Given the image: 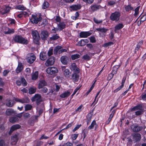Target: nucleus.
Instances as JSON below:
<instances>
[{
  "instance_id": "1",
  "label": "nucleus",
  "mask_w": 146,
  "mask_h": 146,
  "mask_svg": "<svg viewBox=\"0 0 146 146\" xmlns=\"http://www.w3.org/2000/svg\"><path fill=\"white\" fill-rule=\"evenodd\" d=\"M13 40L15 42L23 44H26L29 41L22 37L21 35H17L13 38Z\"/></svg>"
},
{
  "instance_id": "2",
  "label": "nucleus",
  "mask_w": 146,
  "mask_h": 146,
  "mask_svg": "<svg viewBox=\"0 0 146 146\" xmlns=\"http://www.w3.org/2000/svg\"><path fill=\"white\" fill-rule=\"evenodd\" d=\"M42 19V18L40 15H37L36 14L32 15V17L30 19L31 22L33 24H37Z\"/></svg>"
},
{
  "instance_id": "3",
  "label": "nucleus",
  "mask_w": 146,
  "mask_h": 146,
  "mask_svg": "<svg viewBox=\"0 0 146 146\" xmlns=\"http://www.w3.org/2000/svg\"><path fill=\"white\" fill-rule=\"evenodd\" d=\"M120 16V13L118 12H115L111 14L110 18L112 21H118L119 19Z\"/></svg>"
},
{
  "instance_id": "4",
  "label": "nucleus",
  "mask_w": 146,
  "mask_h": 146,
  "mask_svg": "<svg viewBox=\"0 0 146 146\" xmlns=\"http://www.w3.org/2000/svg\"><path fill=\"white\" fill-rule=\"evenodd\" d=\"M46 72L48 74L51 75L57 73L58 70L55 67H49L46 69Z\"/></svg>"
},
{
  "instance_id": "5",
  "label": "nucleus",
  "mask_w": 146,
  "mask_h": 146,
  "mask_svg": "<svg viewBox=\"0 0 146 146\" xmlns=\"http://www.w3.org/2000/svg\"><path fill=\"white\" fill-rule=\"evenodd\" d=\"M32 34L35 41H36V43L38 44V41L40 39L38 32L37 31H32Z\"/></svg>"
},
{
  "instance_id": "6",
  "label": "nucleus",
  "mask_w": 146,
  "mask_h": 146,
  "mask_svg": "<svg viewBox=\"0 0 146 146\" xmlns=\"http://www.w3.org/2000/svg\"><path fill=\"white\" fill-rule=\"evenodd\" d=\"M31 101L33 102L36 101L37 104L38 105L42 101L40 95L38 94H36L32 98Z\"/></svg>"
},
{
  "instance_id": "7",
  "label": "nucleus",
  "mask_w": 146,
  "mask_h": 146,
  "mask_svg": "<svg viewBox=\"0 0 146 146\" xmlns=\"http://www.w3.org/2000/svg\"><path fill=\"white\" fill-rule=\"evenodd\" d=\"M36 56L33 54H31L28 55L27 58V62L30 64H32L35 60Z\"/></svg>"
},
{
  "instance_id": "8",
  "label": "nucleus",
  "mask_w": 146,
  "mask_h": 146,
  "mask_svg": "<svg viewBox=\"0 0 146 146\" xmlns=\"http://www.w3.org/2000/svg\"><path fill=\"white\" fill-rule=\"evenodd\" d=\"M55 58L53 56H51L47 60L45 63V65L46 66L53 65L54 63Z\"/></svg>"
},
{
  "instance_id": "9",
  "label": "nucleus",
  "mask_w": 146,
  "mask_h": 146,
  "mask_svg": "<svg viewBox=\"0 0 146 146\" xmlns=\"http://www.w3.org/2000/svg\"><path fill=\"white\" fill-rule=\"evenodd\" d=\"M60 60L63 64L67 65L69 61V58L67 56H62L60 57Z\"/></svg>"
},
{
  "instance_id": "10",
  "label": "nucleus",
  "mask_w": 146,
  "mask_h": 146,
  "mask_svg": "<svg viewBox=\"0 0 146 146\" xmlns=\"http://www.w3.org/2000/svg\"><path fill=\"white\" fill-rule=\"evenodd\" d=\"M143 128L142 126H140L137 125H133L131 129L134 132H138L141 131Z\"/></svg>"
},
{
  "instance_id": "11",
  "label": "nucleus",
  "mask_w": 146,
  "mask_h": 146,
  "mask_svg": "<svg viewBox=\"0 0 146 146\" xmlns=\"http://www.w3.org/2000/svg\"><path fill=\"white\" fill-rule=\"evenodd\" d=\"M70 69L76 73H78L80 72L79 69L77 67L76 64L74 63L71 64Z\"/></svg>"
},
{
  "instance_id": "12",
  "label": "nucleus",
  "mask_w": 146,
  "mask_h": 146,
  "mask_svg": "<svg viewBox=\"0 0 146 146\" xmlns=\"http://www.w3.org/2000/svg\"><path fill=\"white\" fill-rule=\"evenodd\" d=\"M91 8L93 12L96 11L102 8L101 6L97 4H94L91 5Z\"/></svg>"
},
{
  "instance_id": "13",
  "label": "nucleus",
  "mask_w": 146,
  "mask_h": 146,
  "mask_svg": "<svg viewBox=\"0 0 146 146\" xmlns=\"http://www.w3.org/2000/svg\"><path fill=\"white\" fill-rule=\"evenodd\" d=\"M15 114V112L13 110L10 108L7 109L5 111V114L7 116L12 115Z\"/></svg>"
},
{
  "instance_id": "14",
  "label": "nucleus",
  "mask_w": 146,
  "mask_h": 146,
  "mask_svg": "<svg viewBox=\"0 0 146 146\" xmlns=\"http://www.w3.org/2000/svg\"><path fill=\"white\" fill-rule=\"evenodd\" d=\"M133 139L136 141H139L141 139V135L138 133H134L132 135Z\"/></svg>"
},
{
  "instance_id": "15",
  "label": "nucleus",
  "mask_w": 146,
  "mask_h": 146,
  "mask_svg": "<svg viewBox=\"0 0 146 146\" xmlns=\"http://www.w3.org/2000/svg\"><path fill=\"white\" fill-rule=\"evenodd\" d=\"M91 34V33L89 32H82L80 34V36L81 38H86Z\"/></svg>"
},
{
  "instance_id": "16",
  "label": "nucleus",
  "mask_w": 146,
  "mask_h": 146,
  "mask_svg": "<svg viewBox=\"0 0 146 146\" xmlns=\"http://www.w3.org/2000/svg\"><path fill=\"white\" fill-rule=\"evenodd\" d=\"M49 36L48 32L46 31H42L41 33V36L42 39H46Z\"/></svg>"
},
{
  "instance_id": "17",
  "label": "nucleus",
  "mask_w": 146,
  "mask_h": 146,
  "mask_svg": "<svg viewBox=\"0 0 146 146\" xmlns=\"http://www.w3.org/2000/svg\"><path fill=\"white\" fill-rule=\"evenodd\" d=\"M21 126L19 124L14 125L11 127L10 131L9 132V134H11L14 131L20 128Z\"/></svg>"
},
{
  "instance_id": "18",
  "label": "nucleus",
  "mask_w": 146,
  "mask_h": 146,
  "mask_svg": "<svg viewBox=\"0 0 146 146\" xmlns=\"http://www.w3.org/2000/svg\"><path fill=\"white\" fill-rule=\"evenodd\" d=\"M126 78L125 77H124L122 80V82H121V85L117 88L113 92L114 93H116L118 91L121 90V88H123V87L124 83L125 82Z\"/></svg>"
},
{
  "instance_id": "19",
  "label": "nucleus",
  "mask_w": 146,
  "mask_h": 146,
  "mask_svg": "<svg viewBox=\"0 0 146 146\" xmlns=\"http://www.w3.org/2000/svg\"><path fill=\"white\" fill-rule=\"evenodd\" d=\"M23 65L22 63L19 62L18 66L16 70V72L17 73L20 72L23 70Z\"/></svg>"
},
{
  "instance_id": "20",
  "label": "nucleus",
  "mask_w": 146,
  "mask_h": 146,
  "mask_svg": "<svg viewBox=\"0 0 146 146\" xmlns=\"http://www.w3.org/2000/svg\"><path fill=\"white\" fill-rule=\"evenodd\" d=\"M66 25L64 22L60 23L58 24V30L61 31L65 28Z\"/></svg>"
},
{
  "instance_id": "21",
  "label": "nucleus",
  "mask_w": 146,
  "mask_h": 146,
  "mask_svg": "<svg viewBox=\"0 0 146 146\" xmlns=\"http://www.w3.org/2000/svg\"><path fill=\"white\" fill-rule=\"evenodd\" d=\"M72 92L67 91L64 92L60 95V97L61 98H65L67 97L70 95Z\"/></svg>"
},
{
  "instance_id": "22",
  "label": "nucleus",
  "mask_w": 146,
  "mask_h": 146,
  "mask_svg": "<svg viewBox=\"0 0 146 146\" xmlns=\"http://www.w3.org/2000/svg\"><path fill=\"white\" fill-rule=\"evenodd\" d=\"M40 59L43 61L47 59V55L46 52H42L40 54Z\"/></svg>"
},
{
  "instance_id": "23",
  "label": "nucleus",
  "mask_w": 146,
  "mask_h": 146,
  "mask_svg": "<svg viewBox=\"0 0 146 146\" xmlns=\"http://www.w3.org/2000/svg\"><path fill=\"white\" fill-rule=\"evenodd\" d=\"M11 143L12 145H15L17 143L18 141L17 135H15L11 137Z\"/></svg>"
},
{
  "instance_id": "24",
  "label": "nucleus",
  "mask_w": 146,
  "mask_h": 146,
  "mask_svg": "<svg viewBox=\"0 0 146 146\" xmlns=\"http://www.w3.org/2000/svg\"><path fill=\"white\" fill-rule=\"evenodd\" d=\"M123 25L122 23H119L115 27V32L117 33V31L123 27Z\"/></svg>"
},
{
  "instance_id": "25",
  "label": "nucleus",
  "mask_w": 146,
  "mask_h": 146,
  "mask_svg": "<svg viewBox=\"0 0 146 146\" xmlns=\"http://www.w3.org/2000/svg\"><path fill=\"white\" fill-rule=\"evenodd\" d=\"M71 72H70L69 70L68 69H65L64 71V74L65 77L67 78L70 77L71 74Z\"/></svg>"
},
{
  "instance_id": "26",
  "label": "nucleus",
  "mask_w": 146,
  "mask_h": 146,
  "mask_svg": "<svg viewBox=\"0 0 146 146\" xmlns=\"http://www.w3.org/2000/svg\"><path fill=\"white\" fill-rule=\"evenodd\" d=\"M19 119L17 116L11 117L9 119L10 122L12 123H14L15 122L18 121Z\"/></svg>"
},
{
  "instance_id": "27",
  "label": "nucleus",
  "mask_w": 146,
  "mask_h": 146,
  "mask_svg": "<svg viewBox=\"0 0 146 146\" xmlns=\"http://www.w3.org/2000/svg\"><path fill=\"white\" fill-rule=\"evenodd\" d=\"M77 73L75 72L72 75V79L75 82L78 81L79 79V76L78 74Z\"/></svg>"
},
{
  "instance_id": "28",
  "label": "nucleus",
  "mask_w": 146,
  "mask_h": 146,
  "mask_svg": "<svg viewBox=\"0 0 146 146\" xmlns=\"http://www.w3.org/2000/svg\"><path fill=\"white\" fill-rule=\"evenodd\" d=\"M94 126H95V128L96 129L97 127L98 126L96 124L95 120L92 122L91 125L88 127V129H92L93 128Z\"/></svg>"
},
{
  "instance_id": "29",
  "label": "nucleus",
  "mask_w": 146,
  "mask_h": 146,
  "mask_svg": "<svg viewBox=\"0 0 146 146\" xmlns=\"http://www.w3.org/2000/svg\"><path fill=\"white\" fill-rule=\"evenodd\" d=\"M10 7H6L4 9L1 11V13L3 15L5 14L10 11Z\"/></svg>"
},
{
  "instance_id": "30",
  "label": "nucleus",
  "mask_w": 146,
  "mask_h": 146,
  "mask_svg": "<svg viewBox=\"0 0 146 146\" xmlns=\"http://www.w3.org/2000/svg\"><path fill=\"white\" fill-rule=\"evenodd\" d=\"M13 102L11 100H7L6 101V105L8 107H12L13 105Z\"/></svg>"
},
{
  "instance_id": "31",
  "label": "nucleus",
  "mask_w": 146,
  "mask_h": 146,
  "mask_svg": "<svg viewBox=\"0 0 146 146\" xmlns=\"http://www.w3.org/2000/svg\"><path fill=\"white\" fill-rule=\"evenodd\" d=\"M46 85V83L44 80L41 81L38 84V88L40 89L42 88V87Z\"/></svg>"
},
{
  "instance_id": "32",
  "label": "nucleus",
  "mask_w": 146,
  "mask_h": 146,
  "mask_svg": "<svg viewBox=\"0 0 146 146\" xmlns=\"http://www.w3.org/2000/svg\"><path fill=\"white\" fill-rule=\"evenodd\" d=\"M119 65H115L114 66L113 68L112 73L113 74H115L117 73L118 69L119 68Z\"/></svg>"
},
{
  "instance_id": "33",
  "label": "nucleus",
  "mask_w": 146,
  "mask_h": 146,
  "mask_svg": "<svg viewBox=\"0 0 146 146\" xmlns=\"http://www.w3.org/2000/svg\"><path fill=\"white\" fill-rule=\"evenodd\" d=\"M62 48V47L61 46H58L56 47L54 50V54L55 55H56L58 52H59V51L60 50V49H61Z\"/></svg>"
},
{
  "instance_id": "34",
  "label": "nucleus",
  "mask_w": 146,
  "mask_h": 146,
  "mask_svg": "<svg viewBox=\"0 0 146 146\" xmlns=\"http://www.w3.org/2000/svg\"><path fill=\"white\" fill-rule=\"evenodd\" d=\"M38 77V72L37 71L33 73L32 75V79L33 80H36Z\"/></svg>"
},
{
  "instance_id": "35",
  "label": "nucleus",
  "mask_w": 146,
  "mask_h": 146,
  "mask_svg": "<svg viewBox=\"0 0 146 146\" xmlns=\"http://www.w3.org/2000/svg\"><path fill=\"white\" fill-rule=\"evenodd\" d=\"M70 7L73 10L76 11L80 9L81 7L80 5H72Z\"/></svg>"
},
{
  "instance_id": "36",
  "label": "nucleus",
  "mask_w": 146,
  "mask_h": 146,
  "mask_svg": "<svg viewBox=\"0 0 146 146\" xmlns=\"http://www.w3.org/2000/svg\"><path fill=\"white\" fill-rule=\"evenodd\" d=\"M137 110H143L142 106L141 105H138L132 108V110L133 111Z\"/></svg>"
},
{
  "instance_id": "37",
  "label": "nucleus",
  "mask_w": 146,
  "mask_h": 146,
  "mask_svg": "<svg viewBox=\"0 0 146 146\" xmlns=\"http://www.w3.org/2000/svg\"><path fill=\"white\" fill-rule=\"evenodd\" d=\"M15 8L16 9L21 10H24L26 9V8L23 5H17L16 7Z\"/></svg>"
},
{
  "instance_id": "38",
  "label": "nucleus",
  "mask_w": 146,
  "mask_h": 146,
  "mask_svg": "<svg viewBox=\"0 0 146 146\" xmlns=\"http://www.w3.org/2000/svg\"><path fill=\"white\" fill-rule=\"evenodd\" d=\"M80 55L79 54H76L72 55L71 56V58L72 60H74L77 58H79Z\"/></svg>"
},
{
  "instance_id": "39",
  "label": "nucleus",
  "mask_w": 146,
  "mask_h": 146,
  "mask_svg": "<svg viewBox=\"0 0 146 146\" xmlns=\"http://www.w3.org/2000/svg\"><path fill=\"white\" fill-rule=\"evenodd\" d=\"M60 37L57 34L53 35L52 37H50V39L52 40H56L59 38Z\"/></svg>"
},
{
  "instance_id": "40",
  "label": "nucleus",
  "mask_w": 146,
  "mask_h": 146,
  "mask_svg": "<svg viewBox=\"0 0 146 146\" xmlns=\"http://www.w3.org/2000/svg\"><path fill=\"white\" fill-rule=\"evenodd\" d=\"M96 30L100 32L105 33L108 31V29L104 28H99L97 29Z\"/></svg>"
},
{
  "instance_id": "41",
  "label": "nucleus",
  "mask_w": 146,
  "mask_h": 146,
  "mask_svg": "<svg viewBox=\"0 0 146 146\" xmlns=\"http://www.w3.org/2000/svg\"><path fill=\"white\" fill-rule=\"evenodd\" d=\"M33 107L32 105L30 104H27L25 106V110L28 111L30 110Z\"/></svg>"
},
{
  "instance_id": "42",
  "label": "nucleus",
  "mask_w": 146,
  "mask_h": 146,
  "mask_svg": "<svg viewBox=\"0 0 146 146\" xmlns=\"http://www.w3.org/2000/svg\"><path fill=\"white\" fill-rule=\"evenodd\" d=\"M8 31H4V32L5 34H9L13 33L14 32V29H9L8 28Z\"/></svg>"
},
{
  "instance_id": "43",
  "label": "nucleus",
  "mask_w": 146,
  "mask_h": 146,
  "mask_svg": "<svg viewBox=\"0 0 146 146\" xmlns=\"http://www.w3.org/2000/svg\"><path fill=\"white\" fill-rule=\"evenodd\" d=\"M29 102V100L27 98H25L21 100V103H28Z\"/></svg>"
},
{
  "instance_id": "44",
  "label": "nucleus",
  "mask_w": 146,
  "mask_h": 146,
  "mask_svg": "<svg viewBox=\"0 0 146 146\" xmlns=\"http://www.w3.org/2000/svg\"><path fill=\"white\" fill-rule=\"evenodd\" d=\"M146 20V15H143L141 18V21L140 22L139 25L138 23V25L140 26L141 24V22H143Z\"/></svg>"
},
{
  "instance_id": "45",
  "label": "nucleus",
  "mask_w": 146,
  "mask_h": 146,
  "mask_svg": "<svg viewBox=\"0 0 146 146\" xmlns=\"http://www.w3.org/2000/svg\"><path fill=\"white\" fill-rule=\"evenodd\" d=\"M48 6L49 4L46 1H45L43 3L42 7L43 9H44L48 7Z\"/></svg>"
},
{
  "instance_id": "46",
  "label": "nucleus",
  "mask_w": 146,
  "mask_h": 146,
  "mask_svg": "<svg viewBox=\"0 0 146 146\" xmlns=\"http://www.w3.org/2000/svg\"><path fill=\"white\" fill-rule=\"evenodd\" d=\"M21 81L22 84L23 86H25L27 85V83L24 78H21Z\"/></svg>"
},
{
  "instance_id": "47",
  "label": "nucleus",
  "mask_w": 146,
  "mask_h": 146,
  "mask_svg": "<svg viewBox=\"0 0 146 146\" xmlns=\"http://www.w3.org/2000/svg\"><path fill=\"white\" fill-rule=\"evenodd\" d=\"M113 42H108L104 44V46L106 47L108 46H110L111 45L113 44Z\"/></svg>"
},
{
  "instance_id": "48",
  "label": "nucleus",
  "mask_w": 146,
  "mask_h": 146,
  "mask_svg": "<svg viewBox=\"0 0 146 146\" xmlns=\"http://www.w3.org/2000/svg\"><path fill=\"white\" fill-rule=\"evenodd\" d=\"M36 88H31L29 89V93L30 94H32L36 92Z\"/></svg>"
},
{
  "instance_id": "49",
  "label": "nucleus",
  "mask_w": 146,
  "mask_h": 146,
  "mask_svg": "<svg viewBox=\"0 0 146 146\" xmlns=\"http://www.w3.org/2000/svg\"><path fill=\"white\" fill-rule=\"evenodd\" d=\"M90 42L92 43H95L96 42V40L94 36H92L90 37Z\"/></svg>"
},
{
  "instance_id": "50",
  "label": "nucleus",
  "mask_w": 146,
  "mask_h": 146,
  "mask_svg": "<svg viewBox=\"0 0 146 146\" xmlns=\"http://www.w3.org/2000/svg\"><path fill=\"white\" fill-rule=\"evenodd\" d=\"M133 9V8L130 5H128L125 7V9L127 11L132 10Z\"/></svg>"
},
{
  "instance_id": "51",
  "label": "nucleus",
  "mask_w": 146,
  "mask_h": 146,
  "mask_svg": "<svg viewBox=\"0 0 146 146\" xmlns=\"http://www.w3.org/2000/svg\"><path fill=\"white\" fill-rule=\"evenodd\" d=\"M82 1L86 3L90 4L93 2L94 0H82Z\"/></svg>"
},
{
  "instance_id": "52",
  "label": "nucleus",
  "mask_w": 146,
  "mask_h": 146,
  "mask_svg": "<svg viewBox=\"0 0 146 146\" xmlns=\"http://www.w3.org/2000/svg\"><path fill=\"white\" fill-rule=\"evenodd\" d=\"M140 8V6L138 7H137L135 10V13L134 14V15L136 16L138 15L139 13V11Z\"/></svg>"
},
{
  "instance_id": "53",
  "label": "nucleus",
  "mask_w": 146,
  "mask_h": 146,
  "mask_svg": "<svg viewBox=\"0 0 146 146\" xmlns=\"http://www.w3.org/2000/svg\"><path fill=\"white\" fill-rule=\"evenodd\" d=\"M83 58L86 60H89L90 59V57L88 54L84 55L83 57Z\"/></svg>"
},
{
  "instance_id": "54",
  "label": "nucleus",
  "mask_w": 146,
  "mask_h": 146,
  "mask_svg": "<svg viewBox=\"0 0 146 146\" xmlns=\"http://www.w3.org/2000/svg\"><path fill=\"white\" fill-rule=\"evenodd\" d=\"M94 21L95 23L96 24H99L102 23V20H99L95 18H94Z\"/></svg>"
},
{
  "instance_id": "55",
  "label": "nucleus",
  "mask_w": 146,
  "mask_h": 146,
  "mask_svg": "<svg viewBox=\"0 0 146 146\" xmlns=\"http://www.w3.org/2000/svg\"><path fill=\"white\" fill-rule=\"evenodd\" d=\"M38 116L37 115H33L32 116V117H31L30 119L32 120V121L33 122L35 120H37L38 118Z\"/></svg>"
},
{
  "instance_id": "56",
  "label": "nucleus",
  "mask_w": 146,
  "mask_h": 146,
  "mask_svg": "<svg viewBox=\"0 0 146 146\" xmlns=\"http://www.w3.org/2000/svg\"><path fill=\"white\" fill-rule=\"evenodd\" d=\"M53 54V49L52 48H50L48 51L47 54L48 56H51Z\"/></svg>"
},
{
  "instance_id": "57",
  "label": "nucleus",
  "mask_w": 146,
  "mask_h": 146,
  "mask_svg": "<svg viewBox=\"0 0 146 146\" xmlns=\"http://www.w3.org/2000/svg\"><path fill=\"white\" fill-rule=\"evenodd\" d=\"M143 112V110H141L136 111L135 112V113L137 115H139L142 114Z\"/></svg>"
},
{
  "instance_id": "58",
  "label": "nucleus",
  "mask_w": 146,
  "mask_h": 146,
  "mask_svg": "<svg viewBox=\"0 0 146 146\" xmlns=\"http://www.w3.org/2000/svg\"><path fill=\"white\" fill-rule=\"evenodd\" d=\"M42 108L40 109L38 111V113L39 115H40L43 112V110L44 109V105L43 104L41 105Z\"/></svg>"
},
{
  "instance_id": "59",
  "label": "nucleus",
  "mask_w": 146,
  "mask_h": 146,
  "mask_svg": "<svg viewBox=\"0 0 146 146\" xmlns=\"http://www.w3.org/2000/svg\"><path fill=\"white\" fill-rule=\"evenodd\" d=\"M41 88L42 89L40 90L42 92L46 93L48 91V90L46 87H44L43 88Z\"/></svg>"
},
{
  "instance_id": "60",
  "label": "nucleus",
  "mask_w": 146,
  "mask_h": 146,
  "mask_svg": "<svg viewBox=\"0 0 146 146\" xmlns=\"http://www.w3.org/2000/svg\"><path fill=\"white\" fill-rule=\"evenodd\" d=\"M23 116L24 117L25 119L29 117L30 116V115L29 113H26L23 114Z\"/></svg>"
},
{
  "instance_id": "61",
  "label": "nucleus",
  "mask_w": 146,
  "mask_h": 146,
  "mask_svg": "<svg viewBox=\"0 0 146 146\" xmlns=\"http://www.w3.org/2000/svg\"><path fill=\"white\" fill-rule=\"evenodd\" d=\"M78 135V134H74L72 135L71 136L72 139L73 140H75L76 139Z\"/></svg>"
},
{
  "instance_id": "62",
  "label": "nucleus",
  "mask_w": 146,
  "mask_h": 146,
  "mask_svg": "<svg viewBox=\"0 0 146 146\" xmlns=\"http://www.w3.org/2000/svg\"><path fill=\"white\" fill-rule=\"evenodd\" d=\"M93 115V113L90 112L89 113H88V117L87 119H89L90 120H91V119Z\"/></svg>"
},
{
  "instance_id": "63",
  "label": "nucleus",
  "mask_w": 146,
  "mask_h": 146,
  "mask_svg": "<svg viewBox=\"0 0 146 146\" xmlns=\"http://www.w3.org/2000/svg\"><path fill=\"white\" fill-rule=\"evenodd\" d=\"M73 144L72 143L68 142L64 144L63 145V146H72Z\"/></svg>"
},
{
  "instance_id": "64",
  "label": "nucleus",
  "mask_w": 146,
  "mask_h": 146,
  "mask_svg": "<svg viewBox=\"0 0 146 146\" xmlns=\"http://www.w3.org/2000/svg\"><path fill=\"white\" fill-rule=\"evenodd\" d=\"M82 41H83L82 39L80 41H79L78 43V45L81 46H83L84 45H85V44H83V42Z\"/></svg>"
}]
</instances>
